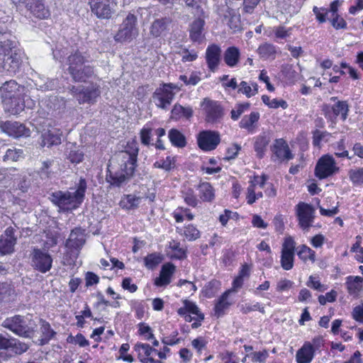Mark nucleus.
Listing matches in <instances>:
<instances>
[{
	"instance_id": "f257e3e1",
	"label": "nucleus",
	"mask_w": 363,
	"mask_h": 363,
	"mask_svg": "<svg viewBox=\"0 0 363 363\" xmlns=\"http://www.w3.org/2000/svg\"><path fill=\"white\" fill-rule=\"evenodd\" d=\"M86 190V179L81 177L75 191L57 190L49 194V199L59 208V212L68 213L81 206L85 197Z\"/></svg>"
},
{
	"instance_id": "f03ea898",
	"label": "nucleus",
	"mask_w": 363,
	"mask_h": 363,
	"mask_svg": "<svg viewBox=\"0 0 363 363\" xmlns=\"http://www.w3.org/2000/svg\"><path fill=\"white\" fill-rule=\"evenodd\" d=\"M87 60L79 50H76L68 55L66 65L68 66L66 71L74 82H86L95 77L93 66L86 64Z\"/></svg>"
},
{
	"instance_id": "7ed1b4c3",
	"label": "nucleus",
	"mask_w": 363,
	"mask_h": 363,
	"mask_svg": "<svg viewBox=\"0 0 363 363\" xmlns=\"http://www.w3.org/2000/svg\"><path fill=\"white\" fill-rule=\"evenodd\" d=\"M22 63L21 51L18 42L12 39L0 41V69L16 73Z\"/></svg>"
},
{
	"instance_id": "20e7f679",
	"label": "nucleus",
	"mask_w": 363,
	"mask_h": 363,
	"mask_svg": "<svg viewBox=\"0 0 363 363\" xmlns=\"http://www.w3.org/2000/svg\"><path fill=\"white\" fill-rule=\"evenodd\" d=\"M69 92L75 98L79 104H93L101 95V87L97 83L91 82L87 86H69Z\"/></svg>"
},
{
	"instance_id": "39448f33",
	"label": "nucleus",
	"mask_w": 363,
	"mask_h": 363,
	"mask_svg": "<svg viewBox=\"0 0 363 363\" xmlns=\"http://www.w3.org/2000/svg\"><path fill=\"white\" fill-rule=\"evenodd\" d=\"M138 18L133 13H129L123 21L114 39L117 42L130 41L138 35Z\"/></svg>"
},
{
	"instance_id": "423d86ee",
	"label": "nucleus",
	"mask_w": 363,
	"mask_h": 363,
	"mask_svg": "<svg viewBox=\"0 0 363 363\" xmlns=\"http://www.w3.org/2000/svg\"><path fill=\"white\" fill-rule=\"evenodd\" d=\"M2 326L26 338H30L31 334L34 332V330L27 324V318L20 315L6 318L2 323Z\"/></svg>"
},
{
	"instance_id": "0eeeda50",
	"label": "nucleus",
	"mask_w": 363,
	"mask_h": 363,
	"mask_svg": "<svg viewBox=\"0 0 363 363\" xmlns=\"http://www.w3.org/2000/svg\"><path fill=\"white\" fill-rule=\"evenodd\" d=\"M172 18L169 16L155 13L149 28V35L152 38H163L171 30Z\"/></svg>"
},
{
	"instance_id": "6e6552de",
	"label": "nucleus",
	"mask_w": 363,
	"mask_h": 363,
	"mask_svg": "<svg viewBox=\"0 0 363 363\" xmlns=\"http://www.w3.org/2000/svg\"><path fill=\"white\" fill-rule=\"evenodd\" d=\"M339 171L335 159L330 155L322 156L315 167V175L320 179L330 177Z\"/></svg>"
},
{
	"instance_id": "1a4fd4ad",
	"label": "nucleus",
	"mask_w": 363,
	"mask_h": 363,
	"mask_svg": "<svg viewBox=\"0 0 363 363\" xmlns=\"http://www.w3.org/2000/svg\"><path fill=\"white\" fill-rule=\"evenodd\" d=\"M91 12L100 19H110L115 13L114 0H89Z\"/></svg>"
},
{
	"instance_id": "9d476101",
	"label": "nucleus",
	"mask_w": 363,
	"mask_h": 363,
	"mask_svg": "<svg viewBox=\"0 0 363 363\" xmlns=\"http://www.w3.org/2000/svg\"><path fill=\"white\" fill-rule=\"evenodd\" d=\"M30 256L32 267L34 269L41 273H46L51 269L52 258L48 252L35 248Z\"/></svg>"
},
{
	"instance_id": "9b49d317",
	"label": "nucleus",
	"mask_w": 363,
	"mask_h": 363,
	"mask_svg": "<svg viewBox=\"0 0 363 363\" xmlns=\"http://www.w3.org/2000/svg\"><path fill=\"white\" fill-rule=\"evenodd\" d=\"M0 129L13 138H28L30 135V129L17 121H0Z\"/></svg>"
},
{
	"instance_id": "f8f14e48",
	"label": "nucleus",
	"mask_w": 363,
	"mask_h": 363,
	"mask_svg": "<svg viewBox=\"0 0 363 363\" xmlns=\"http://www.w3.org/2000/svg\"><path fill=\"white\" fill-rule=\"evenodd\" d=\"M220 135L217 131L203 130L197 138L199 147L204 151L215 150L220 143Z\"/></svg>"
},
{
	"instance_id": "ddd939ff",
	"label": "nucleus",
	"mask_w": 363,
	"mask_h": 363,
	"mask_svg": "<svg viewBox=\"0 0 363 363\" xmlns=\"http://www.w3.org/2000/svg\"><path fill=\"white\" fill-rule=\"evenodd\" d=\"M314 208L310 204L301 202L297 205V216L301 228H310L314 219Z\"/></svg>"
},
{
	"instance_id": "4468645a",
	"label": "nucleus",
	"mask_w": 363,
	"mask_h": 363,
	"mask_svg": "<svg viewBox=\"0 0 363 363\" xmlns=\"http://www.w3.org/2000/svg\"><path fill=\"white\" fill-rule=\"evenodd\" d=\"M174 95L175 93L172 90L160 85V87L155 89L152 98L157 100L155 104L158 108L166 110L171 104Z\"/></svg>"
},
{
	"instance_id": "2eb2a0df",
	"label": "nucleus",
	"mask_w": 363,
	"mask_h": 363,
	"mask_svg": "<svg viewBox=\"0 0 363 363\" xmlns=\"http://www.w3.org/2000/svg\"><path fill=\"white\" fill-rule=\"evenodd\" d=\"M23 91L24 86L13 79L4 82L0 86V95L2 101L21 96Z\"/></svg>"
},
{
	"instance_id": "dca6fc26",
	"label": "nucleus",
	"mask_w": 363,
	"mask_h": 363,
	"mask_svg": "<svg viewBox=\"0 0 363 363\" xmlns=\"http://www.w3.org/2000/svg\"><path fill=\"white\" fill-rule=\"evenodd\" d=\"M205 111L206 121L209 123H219L224 116L223 108L217 101H207Z\"/></svg>"
},
{
	"instance_id": "f3484780",
	"label": "nucleus",
	"mask_w": 363,
	"mask_h": 363,
	"mask_svg": "<svg viewBox=\"0 0 363 363\" xmlns=\"http://www.w3.org/2000/svg\"><path fill=\"white\" fill-rule=\"evenodd\" d=\"M86 242L85 230L78 227L74 228L66 241V247L72 250L79 252Z\"/></svg>"
},
{
	"instance_id": "a211bd4d",
	"label": "nucleus",
	"mask_w": 363,
	"mask_h": 363,
	"mask_svg": "<svg viewBox=\"0 0 363 363\" xmlns=\"http://www.w3.org/2000/svg\"><path fill=\"white\" fill-rule=\"evenodd\" d=\"M26 7L35 18L39 19L48 18L50 15L48 8L45 5L43 0H29Z\"/></svg>"
},
{
	"instance_id": "6ab92c4d",
	"label": "nucleus",
	"mask_w": 363,
	"mask_h": 363,
	"mask_svg": "<svg viewBox=\"0 0 363 363\" xmlns=\"http://www.w3.org/2000/svg\"><path fill=\"white\" fill-rule=\"evenodd\" d=\"M221 60V49L216 45L212 44L209 45L206 51V60L209 69L214 72Z\"/></svg>"
},
{
	"instance_id": "aec40b11",
	"label": "nucleus",
	"mask_w": 363,
	"mask_h": 363,
	"mask_svg": "<svg viewBox=\"0 0 363 363\" xmlns=\"http://www.w3.org/2000/svg\"><path fill=\"white\" fill-rule=\"evenodd\" d=\"M325 117L332 118V113L335 117L341 114V118L343 121L347 118L348 109V105L346 101H337L332 107L328 105H324L323 107Z\"/></svg>"
},
{
	"instance_id": "412c9836",
	"label": "nucleus",
	"mask_w": 363,
	"mask_h": 363,
	"mask_svg": "<svg viewBox=\"0 0 363 363\" xmlns=\"http://www.w3.org/2000/svg\"><path fill=\"white\" fill-rule=\"evenodd\" d=\"M271 150L279 159L290 160L294 157L288 144L283 139L275 140L274 143L271 146Z\"/></svg>"
},
{
	"instance_id": "4be33fe9",
	"label": "nucleus",
	"mask_w": 363,
	"mask_h": 363,
	"mask_svg": "<svg viewBox=\"0 0 363 363\" xmlns=\"http://www.w3.org/2000/svg\"><path fill=\"white\" fill-rule=\"evenodd\" d=\"M175 271V266L167 262L162 266L160 277L155 279V284L157 286H166L171 281V277Z\"/></svg>"
},
{
	"instance_id": "5701e85b",
	"label": "nucleus",
	"mask_w": 363,
	"mask_h": 363,
	"mask_svg": "<svg viewBox=\"0 0 363 363\" xmlns=\"http://www.w3.org/2000/svg\"><path fill=\"white\" fill-rule=\"evenodd\" d=\"M2 103L5 112L11 115L19 114L25 108L24 101L20 98V96L2 101Z\"/></svg>"
},
{
	"instance_id": "b1692460",
	"label": "nucleus",
	"mask_w": 363,
	"mask_h": 363,
	"mask_svg": "<svg viewBox=\"0 0 363 363\" xmlns=\"http://www.w3.org/2000/svg\"><path fill=\"white\" fill-rule=\"evenodd\" d=\"M191 9V13L194 16H197L198 18L194 20L190 26V38L194 42H199L202 39V31L203 30V26L205 25L204 20L201 18V16L203 14V11L202 10V13L201 15H196Z\"/></svg>"
},
{
	"instance_id": "393cba45",
	"label": "nucleus",
	"mask_w": 363,
	"mask_h": 363,
	"mask_svg": "<svg viewBox=\"0 0 363 363\" xmlns=\"http://www.w3.org/2000/svg\"><path fill=\"white\" fill-rule=\"evenodd\" d=\"M271 141L269 134L264 133L262 135L257 136L254 143V149L259 158H262L267 150V147Z\"/></svg>"
},
{
	"instance_id": "a878e982",
	"label": "nucleus",
	"mask_w": 363,
	"mask_h": 363,
	"mask_svg": "<svg viewBox=\"0 0 363 363\" xmlns=\"http://www.w3.org/2000/svg\"><path fill=\"white\" fill-rule=\"evenodd\" d=\"M314 348L310 343L305 344L296 352V361L298 363H310L313 358Z\"/></svg>"
},
{
	"instance_id": "bb28decb",
	"label": "nucleus",
	"mask_w": 363,
	"mask_h": 363,
	"mask_svg": "<svg viewBox=\"0 0 363 363\" xmlns=\"http://www.w3.org/2000/svg\"><path fill=\"white\" fill-rule=\"evenodd\" d=\"M231 290L225 291L217 301L214 307V315L219 318L224 315L225 311L230 306V303L227 301Z\"/></svg>"
},
{
	"instance_id": "cd10ccee",
	"label": "nucleus",
	"mask_w": 363,
	"mask_h": 363,
	"mask_svg": "<svg viewBox=\"0 0 363 363\" xmlns=\"http://www.w3.org/2000/svg\"><path fill=\"white\" fill-rule=\"evenodd\" d=\"M130 179V178L124 172L121 173H113L109 169L107 171L106 181L113 186H121L122 184L127 182Z\"/></svg>"
},
{
	"instance_id": "c85d7f7f",
	"label": "nucleus",
	"mask_w": 363,
	"mask_h": 363,
	"mask_svg": "<svg viewBox=\"0 0 363 363\" xmlns=\"http://www.w3.org/2000/svg\"><path fill=\"white\" fill-rule=\"evenodd\" d=\"M240 55V53L238 48L229 47L224 52V61L229 67H235L239 61Z\"/></svg>"
},
{
	"instance_id": "c756f323",
	"label": "nucleus",
	"mask_w": 363,
	"mask_h": 363,
	"mask_svg": "<svg viewBox=\"0 0 363 363\" xmlns=\"http://www.w3.org/2000/svg\"><path fill=\"white\" fill-rule=\"evenodd\" d=\"M168 138L172 144L175 147L182 148L186 145V137L176 128H172L169 130Z\"/></svg>"
},
{
	"instance_id": "7c9ffc66",
	"label": "nucleus",
	"mask_w": 363,
	"mask_h": 363,
	"mask_svg": "<svg viewBox=\"0 0 363 363\" xmlns=\"http://www.w3.org/2000/svg\"><path fill=\"white\" fill-rule=\"evenodd\" d=\"M40 331L43 335L40 340V345H43L47 344L56 335V333L51 328L50 323L46 320L40 319Z\"/></svg>"
},
{
	"instance_id": "2f4dec72",
	"label": "nucleus",
	"mask_w": 363,
	"mask_h": 363,
	"mask_svg": "<svg viewBox=\"0 0 363 363\" xmlns=\"http://www.w3.org/2000/svg\"><path fill=\"white\" fill-rule=\"evenodd\" d=\"M123 164L122 166V171L125 172L127 175L132 178L135 173L136 167H138V157H126L123 156Z\"/></svg>"
},
{
	"instance_id": "473e14b6",
	"label": "nucleus",
	"mask_w": 363,
	"mask_h": 363,
	"mask_svg": "<svg viewBox=\"0 0 363 363\" xmlns=\"http://www.w3.org/2000/svg\"><path fill=\"white\" fill-rule=\"evenodd\" d=\"M41 138H42V143H41L42 146L51 147L52 145H57L61 143L60 137L57 134H56L50 130H48V131H45L43 133H42Z\"/></svg>"
},
{
	"instance_id": "72a5a7b5",
	"label": "nucleus",
	"mask_w": 363,
	"mask_h": 363,
	"mask_svg": "<svg viewBox=\"0 0 363 363\" xmlns=\"http://www.w3.org/2000/svg\"><path fill=\"white\" fill-rule=\"evenodd\" d=\"M193 115V109L189 107H184L180 104H176L172 110V118L177 120L182 116L189 118Z\"/></svg>"
},
{
	"instance_id": "f704fd0d",
	"label": "nucleus",
	"mask_w": 363,
	"mask_h": 363,
	"mask_svg": "<svg viewBox=\"0 0 363 363\" xmlns=\"http://www.w3.org/2000/svg\"><path fill=\"white\" fill-rule=\"evenodd\" d=\"M201 199L203 201L211 202L214 199V189L208 182H203L199 186Z\"/></svg>"
},
{
	"instance_id": "c9c22d12",
	"label": "nucleus",
	"mask_w": 363,
	"mask_h": 363,
	"mask_svg": "<svg viewBox=\"0 0 363 363\" xmlns=\"http://www.w3.org/2000/svg\"><path fill=\"white\" fill-rule=\"evenodd\" d=\"M140 198L135 195H125L120 201V206L127 210L135 209L138 208Z\"/></svg>"
},
{
	"instance_id": "e433bc0d",
	"label": "nucleus",
	"mask_w": 363,
	"mask_h": 363,
	"mask_svg": "<svg viewBox=\"0 0 363 363\" xmlns=\"http://www.w3.org/2000/svg\"><path fill=\"white\" fill-rule=\"evenodd\" d=\"M16 240H8L7 238H0V255H11L14 252Z\"/></svg>"
},
{
	"instance_id": "4c0bfd02",
	"label": "nucleus",
	"mask_w": 363,
	"mask_h": 363,
	"mask_svg": "<svg viewBox=\"0 0 363 363\" xmlns=\"http://www.w3.org/2000/svg\"><path fill=\"white\" fill-rule=\"evenodd\" d=\"M259 118V114L257 112H252L249 116H245L239 123L241 128L250 130L254 123H257Z\"/></svg>"
},
{
	"instance_id": "58836bf2",
	"label": "nucleus",
	"mask_w": 363,
	"mask_h": 363,
	"mask_svg": "<svg viewBox=\"0 0 363 363\" xmlns=\"http://www.w3.org/2000/svg\"><path fill=\"white\" fill-rule=\"evenodd\" d=\"M24 157L22 149H8L4 156V161L17 162Z\"/></svg>"
},
{
	"instance_id": "ea45409f",
	"label": "nucleus",
	"mask_w": 363,
	"mask_h": 363,
	"mask_svg": "<svg viewBox=\"0 0 363 363\" xmlns=\"http://www.w3.org/2000/svg\"><path fill=\"white\" fill-rule=\"evenodd\" d=\"M29 347V345L13 337V341H12L11 347L9 351L16 355H21L27 352Z\"/></svg>"
},
{
	"instance_id": "a19ab883",
	"label": "nucleus",
	"mask_w": 363,
	"mask_h": 363,
	"mask_svg": "<svg viewBox=\"0 0 363 363\" xmlns=\"http://www.w3.org/2000/svg\"><path fill=\"white\" fill-rule=\"evenodd\" d=\"M294 252H281V266L285 270H290L294 266Z\"/></svg>"
},
{
	"instance_id": "79ce46f5",
	"label": "nucleus",
	"mask_w": 363,
	"mask_h": 363,
	"mask_svg": "<svg viewBox=\"0 0 363 363\" xmlns=\"http://www.w3.org/2000/svg\"><path fill=\"white\" fill-rule=\"evenodd\" d=\"M363 281V277L350 276L347 277V288L349 293H354L359 289L360 284Z\"/></svg>"
},
{
	"instance_id": "37998d69",
	"label": "nucleus",
	"mask_w": 363,
	"mask_h": 363,
	"mask_svg": "<svg viewBox=\"0 0 363 363\" xmlns=\"http://www.w3.org/2000/svg\"><path fill=\"white\" fill-rule=\"evenodd\" d=\"M138 152L139 147L135 140L128 141L123 151V156L126 157H138Z\"/></svg>"
},
{
	"instance_id": "c03bdc74",
	"label": "nucleus",
	"mask_w": 363,
	"mask_h": 363,
	"mask_svg": "<svg viewBox=\"0 0 363 363\" xmlns=\"http://www.w3.org/2000/svg\"><path fill=\"white\" fill-rule=\"evenodd\" d=\"M257 51L260 57L265 59L270 57L276 53L275 47L270 43H264L259 45Z\"/></svg>"
},
{
	"instance_id": "a18cd8bd",
	"label": "nucleus",
	"mask_w": 363,
	"mask_h": 363,
	"mask_svg": "<svg viewBox=\"0 0 363 363\" xmlns=\"http://www.w3.org/2000/svg\"><path fill=\"white\" fill-rule=\"evenodd\" d=\"M350 179L354 185L363 184V168L350 169L348 172Z\"/></svg>"
},
{
	"instance_id": "49530a36",
	"label": "nucleus",
	"mask_w": 363,
	"mask_h": 363,
	"mask_svg": "<svg viewBox=\"0 0 363 363\" xmlns=\"http://www.w3.org/2000/svg\"><path fill=\"white\" fill-rule=\"evenodd\" d=\"M162 261V257L157 255L156 253H152L148 255L144 258V262L146 267L148 269H154Z\"/></svg>"
},
{
	"instance_id": "de8ad7c7",
	"label": "nucleus",
	"mask_w": 363,
	"mask_h": 363,
	"mask_svg": "<svg viewBox=\"0 0 363 363\" xmlns=\"http://www.w3.org/2000/svg\"><path fill=\"white\" fill-rule=\"evenodd\" d=\"M84 155L81 150L75 148L69 151L67 158L72 163L78 164L83 161Z\"/></svg>"
},
{
	"instance_id": "09e8293b",
	"label": "nucleus",
	"mask_w": 363,
	"mask_h": 363,
	"mask_svg": "<svg viewBox=\"0 0 363 363\" xmlns=\"http://www.w3.org/2000/svg\"><path fill=\"white\" fill-rule=\"evenodd\" d=\"M11 285L7 282H0V302L9 298L13 293Z\"/></svg>"
},
{
	"instance_id": "8fccbe9b",
	"label": "nucleus",
	"mask_w": 363,
	"mask_h": 363,
	"mask_svg": "<svg viewBox=\"0 0 363 363\" xmlns=\"http://www.w3.org/2000/svg\"><path fill=\"white\" fill-rule=\"evenodd\" d=\"M13 337L9 334H0V350L9 351Z\"/></svg>"
},
{
	"instance_id": "3c124183",
	"label": "nucleus",
	"mask_w": 363,
	"mask_h": 363,
	"mask_svg": "<svg viewBox=\"0 0 363 363\" xmlns=\"http://www.w3.org/2000/svg\"><path fill=\"white\" fill-rule=\"evenodd\" d=\"M227 24L234 33L241 30L242 26L240 15L235 14L231 16V18L227 21Z\"/></svg>"
},
{
	"instance_id": "603ef678",
	"label": "nucleus",
	"mask_w": 363,
	"mask_h": 363,
	"mask_svg": "<svg viewBox=\"0 0 363 363\" xmlns=\"http://www.w3.org/2000/svg\"><path fill=\"white\" fill-rule=\"evenodd\" d=\"M184 235L189 240H194L200 237L199 231L192 225H189L186 227Z\"/></svg>"
},
{
	"instance_id": "864d4df0",
	"label": "nucleus",
	"mask_w": 363,
	"mask_h": 363,
	"mask_svg": "<svg viewBox=\"0 0 363 363\" xmlns=\"http://www.w3.org/2000/svg\"><path fill=\"white\" fill-rule=\"evenodd\" d=\"M332 26L337 30L347 28V23L339 14L332 15Z\"/></svg>"
},
{
	"instance_id": "5fc2aeb1",
	"label": "nucleus",
	"mask_w": 363,
	"mask_h": 363,
	"mask_svg": "<svg viewBox=\"0 0 363 363\" xmlns=\"http://www.w3.org/2000/svg\"><path fill=\"white\" fill-rule=\"evenodd\" d=\"M151 133L152 128H150L144 127L143 128L141 129L140 135L142 144L146 146L150 145L151 140Z\"/></svg>"
},
{
	"instance_id": "6e6d98bb",
	"label": "nucleus",
	"mask_w": 363,
	"mask_h": 363,
	"mask_svg": "<svg viewBox=\"0 0 363 363\" xmlns=\"http://www.w3.org/2000/svg\"><path fill=\"white\" fill-rule=\"evenodd\" d=\"M313 11L315 13L316 18L320 23L325 22L326 16L329 13L328 9L318 8L317 6H314L313 9Z\"/></svg>"
},
{
	"instance_id": "4d7b16f0",
	"label": "nucleus",
	"mask_w": 363,
	"mask_h": 363,
	"mask_svg": "<svg viewBox=\"0 0 363 363\" xmlns=\"http://www.w3.org/2000/svg\"><path fill=\"white\" fill-rule=\"evenodd\" d=\"M296 242L294 239L291 237H286L284 239V242L282 245L281 252H290L295 253Z\"/></svg>"
},
{
	"instance_id": "13d9d810",
	"label": "nucleus",
	"mask_w": 363,
	"mask_h": 363,
	"mask_svg": "<svg viewBox=\"0 0 363 363\" xmlns=\"http://www.w3.org/2000/svg\"><path fill=\"white\" fill-rule=\"evenodd\" d=\"M138 327H139L138 332H139L140 335H147V336H146L147 340H150V339L154 338V335L152 333V329L149 325L145 324L144 323H140L138 324Z\"/></svg>"
},
{
	"instance_id": "bf43d9fd",
	"label": "nucleus",
	"mask_w": 363,
	"mask_h": 363,
	"mask_svg": "<svg viewBox=\"0 0 363 363\" xmlns=\"http://www.w3.org/2000/svg\"><path fill=\"white\" fill-rule=\"evenodd\" d=\"M135 350L139 352L140 357L141 355L140 350H143L146 357L150 356L152 352H157V350L152 348L150 345L145 343L137 344L135 345Z\"/></svg>"
},
{
	"instance_id": "052dcab7",
	"label": "nucleus",
	"mask_w": 363,
	"mask_h": 363,
	"mask_svg": "<svg viewBox=\"0 0 363 363\" xmlns=\"http://www.w3.org/2000/svg\"><path fill=\"white\" fill-rule=\"evenodd\" d=\"M260 0H243V11L247 13H252Z\"/></svg>"
},
{
	"instance_id": "680f3d73",
	"label": "nucleus",
	"mask_w": 363,
	"mask_h": 363,
	"mask_svg": "<svg viewBox=\"0 0 363 363\" xmlns=\"http://www.w3.org/2000/svg\"><path fill=\"white\" fill-rule=\"evenodd\" d=\"M241 147L239 145L233 144V147H228L227 149V155L223 158V160H230L235 159Z\"/></svg>"
},
{
	"instance_id": "e2e57ef3",
	"label": "nucleus",
	"mask_w": 363,
	"mask_h": 363,
	"mask_svg": "<svg viewBox=\"0 0 363 363\" xmlns=\"http://www.w3.org/2000/svg\"><path fill=\"white\" fill-rule=\"evenodd\" d=\"M86 286L87 287L96 284L99 281V277L91 272H88L85 274Z\"/></svg>"
},
{
	"instance_id": "0e129e2a",
	"label": "nucleus",
	"mask_w": 363,
	"mask_h": 363,
	"mask_svg": "<svg viewBox=\"0 0 363 363\" xmlns=\"http://www.w3.org/2000/svg\"><path fill=\"white\" fill-rule=\"evenodd\" d=\"M132 279L130 277H125L123 279L121 286L125 290H128L130 292L133 293L137 291L138 286L131 284Z\"/></svg>"
},
{
	"instance_id": "69168bd1",
	"label": "nucleus",
	"mask_w": 363,
	"mask_h": 363,
	"mask_svg": "<svg viewBox=\"0 0 363 363\" xmlns=\"http://www.w3.org/2000/svg\"><path fill=\"white\" fill-rule=\"evenodd\" d=\"M53 58L55 60L61 61L66 55H67V49L62 47H56L52 50Z\"/></svg>"
},
{
	"instance_id": "338daca9",
	"label": "nucleus",
	"mask_w": 363,
	"mask_h": 363,
	"mask_svg": "<svg viewBox=\"0 0 363 363\" xmlns=\"http://www.w3.org/2000/svg\"><path fill=\"white\" fill-rule=\"evenodd\" d=\"M235 11L233 9L230 8L228 5L225 7L223 8L220 11V15L223 17V20L228 21L231 18V16L235 15Z\"/></svg>"
},
{
	"instance_id": "774afa93",
	"label": "nucleus",
	"mask_w": 363,
	"mask_h": 363,
	"mask_svg": "<svg viewBox=\"0 0 363 363\" xmlns=\"http://www.w3.org/2000/svg\"><path fill=\"white\" fill-rule=\"evenodd\" d=\"M352 316L354 320L363 323V306H357L354 308Z\"/></svg>"
}]
</instances>
